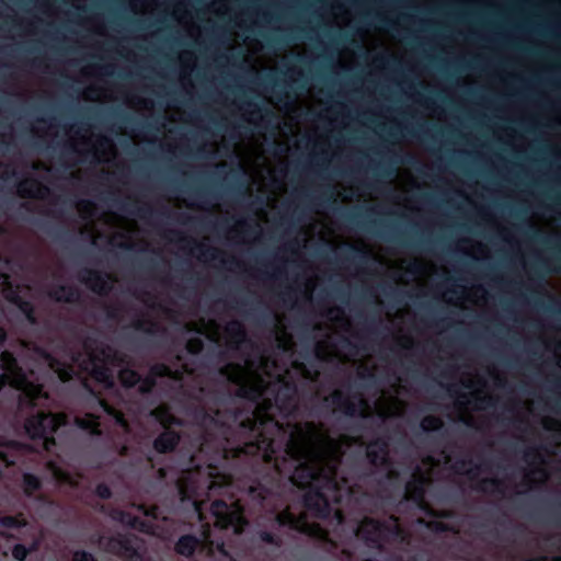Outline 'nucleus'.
Instances as JSON below:
<instances>
[{"label":"nucleus","mask_w":561,"mask_h":561,"mask_svg":"<svg viewBox=\"0 0 561 561\" xmlns=\"http://www.w3.org/2000/svg\"><path fill=\"white\" fill-rule=\"evenodd\" d=\"M66 423L64 413L53 414L38 411L36 415L26 420L25 431L31 438H42L43 447L49 450L55 445V439L49 437L59 426Z\"/></svg>","instance_id":"nucleus-18"},{"label":"nucleus","mask_w":561,"mask_h":561,"mask_svg":"<svg viewBox=\"0 0 561 561\" xmlns=\"http://www.w3.org/2000/svg\"><path fill=\"white\" fill-rule=\"evenodd\" d=\"M130 8L135 13H153L158 8L157 0H131Z\"/></svg>","instance_id":"nucleus-43"},{"label":"nucleus","mask_w":561,"mask_h":561,"mask_svg":"<svg viewBox=\"0 0 561 561\" xmlns=\"http://www.w3.org/2000/svg\"><path fill=\"white\" fill-rule=\"evenodd\" d=\"M350 437L342 435L339 439L329 436L323 424L306 422L294 425L286 445V453L289 459L284 458L280 462L275 460V469L279 473L286 470V466L294 467L289 476L290 481L299 486H309L304 495L305 510L295 514L291 507L277 515L280 525H288L290 528L319 539L327 538V530L318 523L310 520L311 516L320 518H332L337 525L343 523L342 510L335 506L344 497H348L352 488L344 478L337 480L336 470L341 462L342 446H350Z\"/></svg>","instance_id":"nucleus-2"},{"label":"nucleus","mask_w":561,"mask_h":561,"mask_svg":"<svg viewBox=\"0 0 561 561\" xmlns=\"http://www.w3.org/2000/svg\"><path fill=\"white\" fill-rule=\"evenodd\" d=\"M18 193L21 197H31L46 199L49 196V188L42 185L38 181L26 179L19 183Z\"/></svg>","instance_id":"nucleus-28"},{"label":"nucleus","mask_w":561,"mask_h":561,"mask_svg":"<svg viewBox=\"0 0 561 561\" xmlns=\"http://www.w3.org/2000/svg\"><path fill=\"white\" fill-rule=\"evenodd\" d=\"M174 19L190 33L194 35V21L192 13L187 10L184 2L178 3L172 12Z\"/></svg>","instance_id":"nucleus-34"},{"label":"nucleus","mask_w":561,"mask_h":561,"mask_svg":"<svg viewBox=\"0 0 561 561\" xmlns=\"http://www.w3.org/2000/svg\"><path fill=\"white\" fill-rule=\"evenodd\" d=\"M317 330H324V339L316 344V355L319 359L337 363H357V374L365 377H378L379 367L375 358L366 353L364 337L355 332L350 319L344 311L337 307L327 310L324 328L317 327Z\"/></svg>","instance_id":"nucleus-5"},{"label":"nucleus","mask_w":561,"mask_h":561,"mask_svg":"<svg viewBox=\"0 0 561 561\" xmlns=\"http://www.w3.org/2000/svg\"><path fill=\"white\" fill-rule=\"evenodd\" d=\"M442 425L443 421L439 417L433 415L425 416L421 423V426L424 431H435L442 427Z\"/></svg>","instance_id":"nucleus-52"},{"label":"nucleus","mask_w":561,"mask_h":561,"mask_svg":"<svg viewBox=\"0 0 561 561\" xmlns=\"http://www.w3.org/2000/svg\"><path fill=\"white\" fill-rule=\"evenodd\" d=\"M57 301H72L78 297V293L72 287H60L50 294Z\"/></svg>","instance_id":"nucleus-47"},{"label":"nucleus","mask_w":561,"mask_h":561,"mask_svg":"<svg viewBox=\"0 0 561 561\" xmlns=\"http://www.w3.org/2000/svg\"><path fill=\"white\" fill-rule=\"evenodd\" d=\"M220 374L239 387V396L256 398L264 391L276 392L275 405L286 410L296 405L297 385L295 378L316 380L319 371L309 369L304 363L291 362L290 368L279 365L277 359L260 356L255 363L251 357L245 358L244 365L228 364Z\"/></svg>","instance_id":"nucleus-4"},{"label":"nucleus","mask_w":561,"mask_h":561,"mask_svg":"<svg viewBox=\"0 0 561 561\" xmlns=\"http://www.w3.org/2000/svg\"><path fill=\"white\" fill-rule=\"evenodd\" d=\"M355 536L368 547L381 550L386 549L388 545L401 543L408 540L409 533L397 517L390 516L386 523L365 517L357 525Z\"/></svg>","instance_id":"nucleus-14"},{"label":"nucleus","mask_w":561,"mask_h":561,"mask_svg":"<svg viewBox=\"0 0 561 561\" xmlns=\"http://www.w3.org/2000/svg\"><path fill=\"white\" fill-rule=\"evenodd\" d=\"M125 102L130 108L142 114H151L153 111V102L151 100L136 94L127 95Z\"/></svg>","instance_id":"nucleus-37"},{"label":"nucleus","mask_w":561,"mask_h":561,"mask_svg":"<svg viewBox=\"0 0 561 561\" xmlns=\"http://www.w3.org/2000/svg\"><path fill=\"white\" fill-rule=\"evenodd\" d=\"M455 472L458 474H466L469 477L470 480L474 481L479 479V470L480 468L473 469L471 466V461L466 462H456L454 466Z\"/></svg>","instance_id":"nucleus-45"},{"label":"nucleus","mask_w":561,"mask_h":561,"mask_svg":"<svg viewBox=\"0 0 561 561\" xmlns=\"http://www.w3.org/2000/svg\"><path fill=\"white\" fill-rule=\"evenodd\" d=\"M408 392L401 385V379L392 383L390 389H381L380 397L371 407L362 393L344 397L340 390L333 391L325 398V402L332 408L333 412H341L350 416L367 417L376 413L379 417L387 419L401 415L405 410L403 398Z\"/></svg>","instance_id":"nucleus-9"},{"label":"nucleus","mask_w":561,"mask_h":561,"mask_svg":"<svg viewBox=\"0 0 561 561\" xmlns=\"http://www.w3.org/2000/svg\"><path fill=\"white\" fill-rule=\"evenodd\" d=\"M528 468L524 474V481L528 489L543 483L548 479L547 463L539 450L529 449L525 454Z\"/></svg>","instance_id":"nucleus-21"},{"label":"nucleus","mask_w":561,"mask_h":561,"mask_svg":"<svg viewBox=\"0 0 561 561\" xmlns=\"http://www.w3.org/2000/svg\"><path fill=\"white\" fill-rule=\"evenodd\" d=\"M13 557L16 560L23 561L27 556V550L22 545H16L12 551Z\"/></svg>","instance_id":"nucleus-60"},{"label":"nucleus","mask_w":561,"mask_h":561,"mask_svg":"<svg viewBox=\"0 0 561 561\" xmlns=\"http://www.w3.org/2000/svg\"><path fill=\"white\" fill-rule=\"evenodd\" d=\"M333 106L323 110L321 104H313L308 99L296 100L286 108L283 122H278L271 134L274 153L270 158L264 149L267 134L262 131L265 117L256 105L249 103L245 107H240V116L257 130L233 144L224 135L220 142L210 145L209 151L219 152L221 149L232 148L240 168L251 180L250 190L264 194L267 207L275 209L279 197L286 193L285 179L293 147H305L311 152L323 151L322 146L343 124V121L340 123L337 117H333Z\"/></svg>","instance_id":"nucleus-1"},{"label":"nucleus","mask_w":561,"mask_h":561,"mask_svg":"<svg viewBox=\"0 0 561 561\" xmlns=\"http://www.w3.org/2000/svg\"><path fill=\"white\" fill-rule=\"evenodd\" d=\"M80 217L87 222L80 228V233L90 238L98 244L103 238L113 247L133 249L137 251H154L148 241L149 232L138 228L136 221L122 217L115 213H104L98 221L93 220L96 207L89 201L77 204Z\"/></svg>","instance_id":"nucleus-6"},{"label":"nucleus","mask_w":561,"mask_h":561,"mask_svg":"<svg viewBox=\"0 0 561 561\" xmlns=\"http://www.w3.org/2000/svg\"><path fill=\"white\" fill-rule=\"evenodd\" d=\"M72 561H95V559L88 552L77 551L73 553Z\"/></svg>","instance_id":"nucleus-63"},{"label":"nucleus","mask_w":561,"mask_h":561,"mask_svg":"<svg viewBox=\"0 0 561 561\" xmlns=\"http://www.w3.org/2000/svg\"><path fill=\"white\" fill-rule=\"evenodd\" d=\"M397 344L402 348L410 350L413 347V339L409 333H403L400 329V333L397 335Z\"/></svg>","instance_id":"nucleus-54"},{"label":"nucleus","mask_w":561,"mask_h":561,"mask_svg":"<svg viewBox=\"0 0 561 561\" xmlns=\"http://www.w3.org/2000/svg\"><path fill=\"white\" fill-rule=\"evenodd\" d=\"M250 226L245 221H238L234 227L229 230L228 239L237 243H248L255 240L260 233L261 228L259 224L255 225L253 231H249Z\"/></svg>","instance_id":"nucleus-26"},{"label":"nucleus","mask_w":561,"mask_h":561,"mask_svg":"<svg viewBox=\"0 0 561 561\" xmlns=\"http://www.w3.org/2000/svg\"><path fill=\"white\" fill-rule=\"evenodd\" d=\"M83 98L94 102H108L117 100L113 91L103 87L90 85L83 91Z\"/></svg>","instance_id":"nucleus-35"},{"label":"nucleus","mask_w":561,"mask_h":561,"mask_svg":"<svg viewBox=\"0 0 561 561\" xmlns=\"http://www.w3.org/2000/svg\"><path fill=\"white\" fill-rule=\"evenodd\" d=\"M354 247L371 255L375 261L386 267L389 276L397 284L415 286L417 294L432 293L435 296H440L446 302L460 308L483 307L488 302V293L482 286L468 288L462 285H454V288H448L445 284H438L439 271L445 278L444 283L449 282V273L445 267L437 268L432 261L422 257H393L382 249L375 250L364 241Z\"/></svg>","instance_id":"nucleus-3"},{"label":"nucleus","mask_w":561,"mask_h":561,"mask_svg":"<svg viewBox=\"0 0 561 561\" xmlns=\"http://www.w3.org/2000/svg\"><path fill=\"white\" fill-rule=\"evenodd\" d=\"M367 457L375 466L383 465L388 459V445L385 440H377L367 446Z\"/></svg>","instance_id":"nucleus-33"},{"label":"nucleus","mask_w":561,"mask_h":561,"mask_svg":"<svg viewBox=\"0 0 561 561\" xmlns=\"http://www.w3.org/2000/svg\"><path fill=\"white\" fill-rule=\"evenodd\" d=\"M85 354H79L72 357L71 365H65L56 359L49 360V367L55 370L61 381H68L76 373V368L82 373H87L89 378L85 379L84 386L96 396H101L100 390H94L90 386V381H95L104 389H111L114 386V373L111 368L114 364L115 355L112 348L101 347L92 348L91 344L84 345Z\"/></svg>","instance_id":"nucleus-11"},{"label":"nucleus","mask_w":561,"mask_h":561,"mask_svg":"<svg viewBox=\"0 0 561 561\" xmlns=\"http://www.w3.org/2000/svg\"><path fill=\"white\" fill-rule=\"evenodd\" d=\"M24 491L28 495H33L35 491L39 488V481L36 477L32 474H24L23 478Z\"/></svg>","instance_id":"nucleus-51"},{"label":"nucleus","mask_w":561,"mask_h":561,"mask_svg":"<svg viewBox=\"0 0 561 561\" xmlns=\"http://www.w3.org/2000/svg\"><path fill=\"white\" fill-rule=\"evenodd\" d=\"M135 327L137 329H140V330H144V331H147V332H154L157 331L158 329L156 328V324L153 323H148L146 322L145 320H137L135 322Z\"/></svg>","instance_id":"nucleus-61"},{"label":"nucleus","mask_w":561,"mask_h":561,"mask_svg":"<svg viewBox=\"0 0 561 561\" xmlns=\"http://www.w3.org/2000/svg\"><path fill=\"white\" fill-rule=\"evenodd\" d=\"M318 284V275L311 267L304 270L301 277L295 280V290H299L305 300L310 301Z\"/></svg>","instance_id":"nucleus-27"},{"label":"nucleus","mask_w":561,"mask_h":561,"mask_svg":"<svg viewBox=\"0 0 561 561\" xmlns=\"http://www.w3.org/2000/svg\"><path fill=\"white\" fill-rule=\"evenodd\" d=\"M179 442V435L167 430L154 442V448L160 453L172 450Z\"/></svg>","instance_id":"nucleus-36"},{"label":"nucleus","mask_w":561,"mask_h":561,"mask_svg":"<svg viewBox=\"0 0 561 561\" xmlns=\"http://www.w3.org/2000/svg\"><path fill=\"white\" fill-rule=\"evenodd\" d=\"M479 488L483 491H497L500 493H504L503 485L497 480H488V479H480L479 480Z\"/></svg>","instance_id":"nucleus-53"},{"label":"nucleus","mask_w":561,"mask_h":561,"mask_svg":"<svg viewBox=\"0 0 561 561\" xmlns=\"http://www.w3.org/2000/svg\"><path fill=\"white\" fill-rule=\"evenodd\" d=\"M188 331H196L206 335L210 341L220 343L231 348H247L250 342L245 340V332L238 321L229 322L224 330L214 320L199 319L185 324Z\"/></svg>","instance_id":"nucleus-16"},{"label":"nucleus","mask_w":561,"mask_h":561,"mask_svg":"<svg viewBox=\"0 0 561 561\" xmlns=\"http://www.w3.org/2000/svg\"><path fill=\"white\" fill-rule=\"evenodd\" d=\"M444 463H440V459L434 460L433 457H426L422 460L421 466L416 468L412 476V480L408 482L405 489V501L407 503L412 502L415 510L423 515H417L415 519L409 523V526L415 528L416 526L424 525L432 531H453L458 533L455 524L450 520L449 516H440L432 511L428 503L424 501L425 486L434 479L438 477L442 471L448 469L450 458L447 455L442 456Z\"/></svg>","instance_id":"nucleus-8"},{"label":"nucleus","mask_w":561,"mask_h":561,"mask_svg":"<svg viewBox=\"0 0 561 561\" xmlns=\"http://www.w3.org/2000/svg\"><path fill=\"white\" fill-rule=\"evenodd\" d=\"M543 428L561 433V422L552 417H543L541 420Z\"/></svg>","instance_id":"nucleus-57"},{"label":"nucleus","mask_w":561,"mask_h":561,"mask_svg":"<svg viewBox=\"0 0 561 561\" xmlns=\"http://www.w3.org/2000/svg\"><path fill=\"white\" fill-rule=\"evenodd\" d=\"M119 380L125 387H133L138 383V389L142 393L149 392L154 386L153 379L151 377H147L141 380L138 374L130 369L119 370Z\"/></svg>","instance_id":"nucleus-30"},{"label":"nucleus","mask_w":561,"mask_h":561,"mask_svg":"<svg viewBox=\"0 0 561 561\" xmlns=\"http://www.w3.org/2000/svg\"><path fill=\"white\" fill-rule=\"evenodd\" d=\"M0 278H3L2 280V294L9 301H12L20 306L21 310L25 313L26 318L31 322H35V318L33 316V309L31 308L28 302H25L22 300L21 296L18 291H20V288L18 287L16 290H14L11 286V283L9 282V275L7 273L0 272Z\"/></svg>","instance_id":"nucleus-25"},{"label":"nucleus","mask_w":561,"mask_h":561,"mask_svg":"<svg viewBox=\"0 0 561 561\" xmlns=\"http://www.w3.org/2000/svg\"><path fill=\"white\" fill-rule=\"evenodd\" d=\"M203 541H198L192 536H183L176 543V552L182 556H191L197 548L201 553H205L207 557L215 554L214 542L210 540V526L206 524L203 526Z\"/></svg>","instance_id":"nucleus-23"},{"label":"nucleus","mask_w":561,"mask_h":561,"mask_svg":"<svg viewBox=\"0 0 561 561\" xmlns=\"http://www.w3.org/2000/svg\"><path fill=\"white\" fill-rule=\"evenodd\" d=\"M337 62L342 68H346V69L352 68L356 62L355 53L351 49H343L339 54Z\"/></svg>","instance_id":"nucleus-49"},{"label":"nucleus","mask_w":561,"mask_h":561,"mask_svg":"<svg viewBox=\"0 0 561 561\" xmlns=\"http://www.w3.org/2000/svg\"><path fill=\"white\" fill-rule=\"evenodd\" d=\"M157 510L156 506L131 505L127 512L113 511L112 517L140 531L167 538L165 528L159 525Z\"/></svg>","instance_id":"nucleus-17"},{"label":"nucleus","mask_w":561,"mask_h":561,"mask_svg":"<svg viewBox=\"0 0 561 561\" xmlns=\"http://www.w3.org/2000/svg\"><path fill=\"white\" fill-rule=\"evenodd\" d=\"M316 237H318L320 241L334 248L347 243L344 237L336 231L335 224L332 219L324 214H318V218L302 229L301 241L304 242V247L306 248Z\"/></svg>","instance_id":"nucleus-19"},{"label":"nucleus","mask_w":561,"mask_h":561,"mask_svg":"<svg viewBox=\"0 0 561 561\" xmlns=\"http://www.w3.org/2000/svg\"><path fill=\"white\" fill-rule=\"evenodd\" d=\"M186 348L192 354H197L203 348V342L198 337L190 339L186 343Z\"/></svg>","instance_id":"nucleus-59"},{"label":"nucleus","mask_w":561,"mask_h":561,"mask_svg":"<svg viewBox=\"0 0 561 561\" xmlns=\"http://www.w3.org/2000/svg\"><path fill=\"white\" fill-rule=\"evenodd\" d=\"M274 404L270 398L263 399L255 408L252 419L241 421L240 430L242 432H250L255 442H244L243 446L222 448V457L240 458L242 455H256L261 454L264 462L273 460L275 453L273 444L274 438L268 434L272 430H282L278 422L274 421Z\"/></svg>","instance_id":"nucleus-10"},{"label":"nucleus","mask_w":561,"mask_h":561,"mask_svg":"<svg viewBox=\"0 0 561 561\" xmlns=\"http://www.w3.org/2000/svg\"><path fill=\"white\" fill-rule=\"evenodd\" d=\"M83 279L87 285L98 294H105L111 290L115 282L110 275H102L94 271L87 272Z\"/></svg>","instance_id":"nucleus-29"},{"label":"nucleus","mask_w":561,"mask_h":561,"mask_svg":"<svg viewBox=\"0 0 561 561\" xmlns=\"http://www.w3.org/2000/svg\"><path fill=\"white\" fill-rule=\"evenodd\" d=\"M106 547L108 551L122 557L126 561H142L140 545L137 538L127 536H117L111 538Z\"/></svg>","instance_id":"nucleus-22"},{"label":"nucleus","mask_w":561,"mask_h":561,"mask_svg":"<svg viewBox=\"0 0 561 561\" xmlns=\"http://www.w3.org/2000/svg\"><path fill=\"white\" fill-rule=\"evenodd\" d=\"M70 146L82 158L110 164L116 157V148L111 139L94 135L89 126H72L69 130Z\"/></svg>","instance_id":"nucleus-15"},{"label":"nucleus","mask_w":561,"mask_h":561,"mask_svg":"<svg viewBox=\"0 0 561 561\" xmlns=\"http://www.w3.org/2000/svg\"><path fill=\"white\" fill-rule=\"evenodd\" d=\"M447 391L455 398V420L476 428L490 424L488 416L495 410L496 402L490 394L485 381L476 371H462L459 382L448 383Z\"/></svg>","instance_id":"nucleus-7"},{"label":"nucleus","mask_w":561,"mask_h":561,"mask_svg":"<svg viewBox=\"0 0 561 561\" xmlns=\"http://www.w3.org/2000/svg\"><path fill=\"white\" fill-rule=\"evenodd\" d=\"M339 195L341 196L342 201L345 203H351L353 201L359 202L363 197L362 194L357 193V191L355 192L353 187L350 188V192L344 190V192L339 193Z\"/></svg>","instance_id":"nucleus-58"},{"label":"nucleus","mask_w":561,"mask_h":561,"mask_svg":"<svg viewBox=\"0 0 561 561\" xmlns=\"http://www.w3.org/2000/svg\"><path fill=\"white\" fill-rule=\"evenodd\" d=\"M276 324H275V337L277 341V345L284 352H291L294 347V341L291 334L286 331V327L284 324V317L282 314H276Z\"/></svg>","instance_id":"nucleus-31"},{"label":"nucleus","mask_w":561,"mask_h":561,"mask_svg":"<svg viewBox=\"0 0 561 561\" xmlns=\"http://www.w3.org/2000/svg\"><path fill=\"white\" fill-rule=\"evenodd\" d=\"M179 249L187 251L191 255L197 256L198 259H203L204 261L208 260V256L205 253L191 245L190 240L183 238L179 240Z\"/></svg>","instance_id":"nucleus-50"},{"label":"nucleus","mask_w":561,"mask_h":561,"mask_svg":"<svg viewBox=\"0 0 561 561\" xmlns=\"http://www.w3.org/2000/svg\"><path fill=\"white\" fill-rule=\"evenodd\" d=\"M211 515L215 518L214 526L220 529L232 527L236 534H240L245 524L242 507L238 500L230 499V503L224 500H215L211 503Z\"/></svg>","instance_id":"nucleus-20"},{"label":"nucleus","mask_w":561,"mask_h":561,"mask_svg":"<svg viewBox=\"0 0 561 561\" xmlns=\"http://www.w3.org/2000/svg\"><path fill=\"white\" fill-rule=\"evenodd\" d=\"M358 37L362 42L363 47L367 51L376 49L378 46L383 45V38L381 34H370L369 31H359Z\"/></svg>","instance_id":"nucleus-38"},{"label":"nucleus","mask_w":561,"mask_h":561,"mask_svg":"<svg viewBox=\"0 0 561 561\" xmlns=\"http://www.w3.org/2000/svg\"><path fill=\"white\" fill-rule=\"evenodd\" d=\"M48 469L51 471L54 478L61 483H69L70 485H77L78 479L80 476H71L70 473L64 471L60 467H58L55 462L49 461L47 463Z\"/></svg>","instance_id":"nucleus-40"},{"label":"nucleus","mask_w":561,"mask_h":561,"mask_svg":"<svg viewBox=\"0 0 561 561\" xmlns=\"http://www.w3.org/2000/svg\"><path fill=\"white\" fill-rule=\"evenodd\" d=\"M243 44L247 48L244 55V61L249 64L253 69H274L277 66V61L273 58H267L262 54L263 46L260 41L245 36Z\"/></svg>","instance_id":"nucleus-24"},{"label":"nucleus","mask_w":561,"mask_h":561,"mask_svg":"<svg viewBox=\"0 0 561 561\" xmlns=\"http://www.w3.org/2000/svg\"><path fill=\"white\" fill-rule=\"evenodd\" d=\"M394 187L401 194H409L414 188H419V184L413 174L407 169H400L394 179Z\"/></svg>","instance_id":"nucleus-32"},{"label":"nucleus","mask_w":561,"mask_h":561,"mask_svg":"<svg viewBox=\"0 0 561 561\" xmlns=\"http://www.w3.org/2000/svg\"><path fill=\"white\" fill-rule=\"evenodd\" d=\"M76 422L80 427L89 430L92 434L99 433V417L93 414H85L82 417H77Z\"/></svg>","instance_id":"nucleus-44"},{"label":"nucleus","mask_w":561,"mask_h":561,"mask_svg":"<svg viewBox=\"0 0 561 561\" xmlns=\"http://www.w3.org/2000/svg\"><path fill=\"white\" fill-rule=\"evenodd\" d=\"M110 73H111V71H108L107 69H102V68L95 67L93 65H89L83 68V75L87 77L99 78L103 75H110Z\"/></svg>","instance_id":"nucleus-56"},{"label":"nucleus","mask_w":561,"mask_h":561,"mask_svg":"<svg viewBox=\"0 0 561 561\" xmlns=\"http://www.w3.org/2000/svg\"><path fill=\"white\" fill-rule=\"evenodd\" d=\"M151 414L159 421V423L168 428L172 424L176 423L178 420L173 414L170 413L169 408L167 404H160L157 407Z\"/></svg>","instance_id":"nucleus-41"},{"label":"nucleus","mask_w":561,"mask_h":561,"mask_svg":"<svg viewBox=\"0 0 561 561\" xmlns=\"http://www.w3.org/2000/svg\"><path fill=\"white\" fill-rule=\"evenodd\" d=\"M184 374H187L188 376L192 375V371L188 370L187 368V365H183V371H180V370H171L170 367L165 366V365H156L151 368V375L152 376H160V377H163V376H168V377H171L173 379H183V375Z\"/></svg>","instance_id":"nucleus-39"},{"label":"nucleus","mask_w":561,"mask_h":561,"mask_svg":"<svg viewBox=\"0 0 561 561\" xmlns=\"http://www.w3.org/2000/svg\"><path fill=\"white\" fill-rule=\"evenodd\" d=\"M180 64L183 67L184 72H191L196 64V57L194 53L184 50L179 55Z\"/></svg>","instance_id":"nucleus-48"},{"label":"nucleus","mask_w":561,"mask_h":561,"mask_svg":"<svg viewBox=\"0 0 561 561\" xmlns=\"http://www.w3.org/2000/svg\"><path fill=\"white\" fill-rule=\"evenodd\" d=\"M100 404L103 407V409L110 414L112 415L115 421L127 432L128 431V424L126 422V420L124 419V414L113 408L112 405L107 404L106 400L104 398H100Z\"/></svg>","instance_id":"nucleus-46"},{"label":"nucleus","mask_w":561,"mask_h":561,"mask_svg":"<svg viewBox=\"0 0 561 561\" xmlns=\"http://www.w3.org/2000/svg\"><path fill=\"white\" fill-rule=\"evenodd\" d=\"M231 488V477L219 473L216 467L208 466L205 469L195 468L186 470L178 480V489L181 500H192L198 518L203 520V504L205 500L215 494H226L224 491Z\"/></svg>","instance_id":"nucleus-12"},{"label":"nucleus","mask_w":561,"mask_h":561,"mask_svg":"<svg viewBox=\"0 0 561 561\" xmlns=\"http://www.w3.org/2000/svg\"><path fill=\"white\" fill-rule=\"evenodd\" d=\"M167 117L171 122H178L183 119L184 113H182L180 110L172 111L171 108H168L165 111Z\"/></svg>","instance_id":"nucleus-64"},{"label":"nucleus","mask_w":561,"mask_h":561,"mask_svg":"<svg viewBox=\"0 0 561 561\" xmlns=\"http://www.w3.org/2000/svg\"><path fill=\"white\" fill-rule=\"evenodd\" d=\"M211 10L218 14H226L229 11L228 3H221L220 1H215L211 4Z\"/></svg>","instance_id":"nucleus-62"},{"label":"nucleus","mask_w":561,"mask_h":561,"mask_svg":"<svg viewBox=\"0 0 561 561\" xmlns=\"http://www.w3.org/2000/svg\"><path fill=\"white\" fill-rule=\"evenodd\" d=\"M389 318V321L394 325L397 320H400L401 322H405L407 318H411V311L409 307H404L402 309H399L397 313L391 317L390 313L387 314Z\"/></svg>","instance_id":"nucleus-55"},{"label":"nucleus","mask_w":561,"mask_h":561,"mask_svg":"<svg viewBox=\"0 0 561 561\" xmlns=\"http://www.w3.org/2000/svg\"><path fill=\"white\" fill-rule=\"evenodd\" d=\"M9 383L13 388L21 390L20 409L23 411L33 408L48 400V396L43 391L42 386L35 383L30 376L22 371L18 366L15 358L9 352H2L0 356V389Z\"/></svg>","instance_id":"nucleus-13"},{"label":"nucleus","mask_w":561,"mask_h":561,"mask_svg":"<svg viewBox=\"0 0 561 561\" xmlns=\"http://www.w3.org/2000/svg\"><path fill=\"white\" fill-rule=\"evenodd\" d=\"M332 15L334 24H336L339 27H344L352 21L351 11L342 4L332 7Z\"/></svg>","instance_id":"nucleus-42"}]
</instances>
